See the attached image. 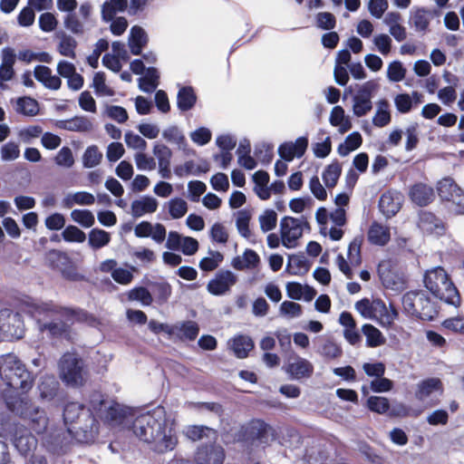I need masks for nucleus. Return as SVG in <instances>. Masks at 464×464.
<instances>
[{
	"mask_svg": "<svg viewBox=\"0 0 464 464\" xmlns=\"http://www.w3.org/2000/svg\"><path fill=\"white\" fill-rule=\"evenodd\" d=\"M460 190L461 188L450 177L443 178L437 185L438 195L444 201H450Z\"/></svg>",
	"mask_w": 464,
	"mask_h": 464,
	"instance_id": "nucleus-35",
	"label": "nucleus"
},
{
	"mask_svg": "<svg viewBox=\"0 0 464 464\" xmlns=\"http://www.w3.org/2000/svg\"><path fill=\"white\" fill-rule=\"evenodd\" d=\"M418 227L427 234L442 235L445 231L442 220L432 212L426 210L419 213Z\"/></svg>",
	"mask_w": 464,
	"mask_h": 464,
	"instance_id": "nucleus-18",
	"label": "nucleus"
},
{
	"mask_svg": "<svg viewBox=\"0 0 464 464\" xmlns=\"http://www.w3.org/2000/svg\"><path fill=\"white\" fill-rule=\"evenodd\" d=\"M128 300L140 301L143 305H150L153 298L150 291L144 286H137L128 292Z\"/></svg>",
	"mask_w": 464,
	"mask_h": 464,
	"instance_id": "nucleus-52",
	"label": "nucleus"
},
{
	"mask_svg": "<svg viewBox=\"0 0 464 464\" xmlns=\"http://www.w3.org/2000/svg\"><path fill=\"white\" fill-rule=\"evenodd\" d=\"M34 74L35 79L45 88L50 90H59L62 85V80L57 75H52V70L45 65H36Z\"/></svg>",
	"mask_w": 464,
	"mask_h": 464,
	"instance_id": "nucleus-23",
	"label": "nucleus"
},
{
	"mask_svg": "<svg viewBox=\"0 0 464 464\" xmlns=\"http://www.w3.org/2000/svg\"><path fill=\"white\" fill-rule=\"evenodd\" d=\"M282 244L287 248L295 247L302 237V228L297 218L285 217L280 222Z\"/></svg>",
	"mask_w": 464,
	"mask_h": 464,
	"instance_id": "nucleus-13",
	"label": "nucleus"
},
{
	"mask_svg": "<svg viewBox=\"0 0 464 464\" xmlns=\"http://www.w3.org/2000/svg\"><path fill=\"white\" fill-rule=\"evenodd\" d=\"M378 85L373 81L364 82L353 97V113L357 117L366 115L372 109V97Z\"/></svg>",
	"mask_w": 464,
	"mask_h": 464,
	"instance_id": "nucleus-12",
	"label": "nucleus"
},
{
	"mask_svg": "<svg viewBox=\"0 0 464 464\" xmlns=\"http://www.w3.org/2000/svg\"><path fill=\"white\" fill-rule=\"evenodd\" d=\"M46 262L53 270H58L63 278L71 282H80L85 279L80 274L77 266L67 253L57 249H52L46 254Z\"/></svg>",
	"mask_w": 464,
	"mask_h": 464,
	"instance_id": "nucleus-10",
	"label": "nucleus"
},
{
	"mask_svg": "<svg viewBox=\"0 0 464 464\" xmlns=\"http://www.w3.org/2000/svg\"><path fill=\"white\" fill-rule=\"evenodd\" d=\"M63 419L68 432L81 443H93L100 432V421L95 418L88 401V407L77 401L67 402L63 407Z\"/></svg>",
	"mask_w": 464,
	"mask_h": 464,
	"instance_id": "nucleus-2",
	"label": "nucleus"
},
{
	"mask_svg": "<svg viewBox=\"0 0 464 464\" xmlns=\"http://www.w3.org/2000/svg\"><path fill=\"white\" fill-rule=\"evenodd\" d=\"M308 147V139L299 137L295 142L285 141L278 148L279 156L285 161H292L295 157L301 158L304 155Z\"/></svg>",
	"mask_w": 464,
	"mask_h": 464,
	"instance_id": "nucleus-16",
	"label": "nucleus"
},
{
	"mask_svg": "<svg viewBox=\"0 0 464 464\" xmlns=\"http://www.w3.org/2000/svg\"><path fill=\"white\" fill-rule=\"evenodd\" d=\"M260 228L264 232L270 231L276 227L277 215L273 209H266L259 217Z\"/></svg>",
	"mask_w": 464,
	"mask_h": 464,
	"instance_id": "nucleus-62",
	"label": "nucleus"
},
{
	"mask_svg": "<svg viewBox=\"0 0 464 464\" xmlns=\"http://www.w3.org/2000/svg\"><path fill=\"white\" fill-rule=\"evenodd\" d=\"M90 406L95 418L104 424H120L128 414L125 407L115 401H108L104 394L97 391L90 395Z\"/></svg>",
	"mask_w": 464,
	"mask_h": 464,
	"instance_id": "nucleus-7",
	"label": "nucleus"
},
{
	"mask_svg": "<svg viewBox=\"0 0 464 464\" xmlns=\"http://www.w3.org/2000/svg\"><path fill=\"white\" fill-rule=\"evenodd\" d=\"M276 439V430L261 419H253L238 431V440L246 443L269 444Z\"/></svg>",
	"mask_w": 464,
	"mask_h": 464,
	"instance_id": "nucleus-9",
	"label": "nucleus"
},
{
	"mask_svg": "<svg viewBox=\"0 0 464 464\" xmlns=\"http://www.w3.org/2000/svg\"><path fill=\"white\" fill-rule=\"evenodd\" d=\"M315 23L318 28L330 31L336 26V18L330 12H320L315 16Z\"/></svg>",
	"mask_w": 464,
	"mask_h": 464,
	"instance_id": "nucleus-57",
	"label": "nucleus"
},
{
	"mask_svg": "<svg viewBox=\"0 0 464 464\" xmlns=\"http://www.w3.org/2000/svg\"><path fill=\"white\" fill-rule=\"evenodd\" d=\"M72 219L83 227H91L95 222L93 214L88 209H74L71 212Z\"/></svg>",
	"mask_w": 464,
	"mask_h": 464,
	"instance_id": "nucleus-53",
	"label": "nucleus"
},
{
	"mask_svg": "<svg viewBox=\"0 0 464 464\" xmlns=\"http://www.w3.org/2000/svg\"><path fill=\"white\" fill-rule=\"evenodd\" d=\"M159 84V73L156 68L149 67L146 74L139 79V88L145 92H152Z\"/></svg>",
	"mask_w": 464,
	"mask_h": 464,
	"instance_id": "nucleus-42",
	"label": "nucleus"
},
{
	"mask_svg": "<svg viewBox=\"0 0 464 464\" xmlns=\"http://www.w3.org/2000/svg\"><path fill=\"white\" fill-rule=\"evenodd\" d=\"M389 102L385 99L379 101L378 108L375 115L372 118V124L378 128H383L387 126L391 121L392 116L389 111Z\"/></svg>",
	"mask_w": 464,
	"mask_h": 464,
	"instance_id": "nucleus-38",
	"label": "nucleus"
},
{
	"mask_svg": "<svg viewBox=\"0 0 464 464\" xmlns=\"http://www.w3.org/2000/svg\"><path fill=\"white\" fill-rule=\"evenodd\" d=\"M153 152L158 159L161 177L169 179L171 176L170 160L172 156L170 149L164 144H157L154 146Z\"/></svg>",
	"mask_w": 464,
	"mask_h": 464,
	"instance_id": "nucleus-25",
	"label": "nucleus"
},
{
	"mask_svg": "<svg viewBox=\"0 0 464 464\" xmlns=\"http://www.w3.org/2000/svg\"><path fill=\"white\" fill-rule=\"evenodd\" d=\"M173 328H175L173 335L180 341H194L199 334V325L191 320L173 324Z\"/></svg>",
	"mask_w": 464,
	"mask_h": 464,
	"instance_id": "nucleus-24",
	"label": "nucleus"
},
{
	"mask_svg": "<svg viewBox=\"0 0 464 464\" xmlns=\"http://www.w3.org/2000/svg\"><path fill=\"white\" fill-rule=\"evenodd\" d=\"M111 241V235L101 228H92L89 232L88 243L92 249H100L107 246Z\"/></svg>",
	"mask_w": 464,
	"mask_h": 464,
	"instance_id": "nucleus-43",
	"label": "nucleus"
},
{
	"mask_svg": "<svg viewBox=\"0 0 464 464\" xmlns=\"http://www.w3.org/2000/svg\"><path fill=\"white\" fill-rule=\"evenodd\" d=\"M311 263L303 253L288 256V262L285 270L294 276H304L308 273Z\"/></svg>",
	"mask_w": 464,
	"mask_h": 464,
	"instance_id": "nucleus-28",
	"label": "nucleus"
},
{
	"mask_svg": "<svg viewBox=\"0 0 464 464\" xmlns=\"http://www.w3.org/2000/svg\"><path fill=\"white\" fill-rule=\"evenodd\" d=\"M405 134V150L411 151L416 149L419 144V124L414 122L408 126L406 128Z\"/></svg>",
	"mask_w": 464,
	"mask_h": 464,
	"instance_id": "nucleus-58",
	"label": "nucleus"
},
{
	"mask_svg": "<svg viewBox=\"0 0 464 464\" xmlns=\"http://www.w3.org/2000/svg\"><path fill=\"white\" fill-rule=\"evenodd\" d=\"M231 347L237 358L244 359L248 356L255 344L251 337L238 334L232 339Z\"/></svg>",
	"mask_w": 464,
	"mask_h": 464,
	"instance_id": "nucleus-31",
	"label": "nucleus"
},
{
	"mask_svg": "<svg viewBox=\"0 0 464 464\" xmlns=\"http://www.w3.org/2000/svg\"><path fill=\"white\" fill-rule=\"evenodd\" d=\"M211 256L203 257L199 261V268L204 272H211L218 267L224 259L223 254L218 251L210 250Z\"/></svg>",
	"mask_w": 464,
	"mask_h": 464,
	"instance_id": "nucleus-51",
	"label": "nucleus"
},
{
	"mask_svg": "<svg viewBox=\"0 0 464 464\" xmlns=\"http://www.w3.org/2000/svg\"><path fill=\"white\" fill-rule=\"evenodd\" d=\"M395 198L391 191H385L382 194L379 200V208L381 212L388 218L395 216L401 209V203Z\"/></svg>",
	"mask_w": 464,
	"mask_h": 464,
	"instance_id": "nucleus-30",
	"label": "nucleus"
},
{
	"mask_svg": "<svg viewBox=\"0 0 464 464\" xmlns=\"http://www.w3.org/2000/svg\"><path fill=\"white\" fill-rule=\"evenodd\" d=\"M62 236L66 242L82 243L86 239L85 233L72 225L67 226L63 231Z\"/></svg>",
	"mask_w": 464,
	"mask_h": 464,
	"instance_id": "nucleus-60",
	"label": "nucleus"
},
{
	"mask_svg": "<svg viewBox=\"0 0 464 464\" xmlns=\"http://www.w3.org/2000/svg\"><path fill=\"white\" fill-rule=\"evenodd\" d=\"M362 236L355 237L348 246L347 257L350 264L358 266L362 264Z\"/></svg>",
	"mask_w": 464,
	"mask_h": 464,
	"instance_id": "nucleus-44",
	"label": "nucleus"
},
{
	"mask_svg": "<svg viewBox=\"0 0 464 464\" xmlns=\"http://www.w3.org/2000/svg\"><path fill=\"white\" fill-rule=\"evenodd\" d=\"M367 240L374 246H386L391 240L390 227L373 221L367 231Z\"/></svg>",
	"mask_w": 464,
	"mask_h": 464,
	"instance_id": "nucleus-21",
	"label": "nucleus"
},
{
	"mask_svg": "<svg viewBox=\"0 0 464 464\" xmlns=\"http://www.w3.org/2000/svg\"><path fill=\"white\" fill-rule=\"evenodd\" d=\"M17 112L24 116H35L39 113L38 102L31 97H21L17 100Z\"/></svg>",
	"mask_w": 464,
	"mask_h": 464,
	"instance_id": "nucleus-45",
	"label": "nucleus"
},
{
	"mask_svg": "<svg viewBox=\"0 0 464 464\" xmlns=\"http://www.w3.org/2000/svg\"><path fill=\"white\" fill-rule=\"evenodd\" d=\"M366 407L372 412L385 414L390 410V401L382 396H370L366 401Z\"/></svg>",
	"mask_w": 464,
	"mask_h": 464,
	"instance_id": "nucleus-47",
	"label": "nucleus"
},
{
	"mask_svg": "<svg viewBox=\"0 0 464 464\" xmlns=\"http://www.w3.org/2000/svg\"><path fill=\"white\" fill-rule=\"evenodd\" d=\"M402 305L408 314L423 321H432L439 314L437 304L422 290L407 292Z\"/></svg>",
	"mask_w": 464,
	"mask_h": 464,
	"instance_id": "nucleus-8",
	"label": "nucleus"
},
{
	"mask_svg": "<svg viewBox=\"0 0 464 464\" xmlns=\"http://www.w3.org/2000/svg\"><path fill=\"white\" fill-rule=\"evenodd\" d=\"M188 211L187 202L180 198H174L169 202V213L172 218L178 219L185 216Z\"/></svg>",
	"mask_w": 464,
	"mask_h": 464,
	"instance_id": "nucleus-55",
	"label": "nucleus"
},
{
	"mask_svg": "<svg viewBox=\"0 0 464 464\" xmlns=\"http://www.w3.org/2000/svg\"><path fill=\"white\" fill-rule=\"evenodd\" d=\"M397 312L393 310L392 314H389L385 303L376 298L372 300V318L379 319L382 325H390L392 324Z\"/></svg>",
	"mask_w": 464,
	"mask_h": 464,
	"instance_id": "nucleus-33",
	"label": "nucleus"
},
{
	"mask_svg": "<svg viewBox=\"0 0 464 464\" xmlns=\"http://www.w3.org/2000/svg\"><path fill=\"white\" fill-rule=\"evenodd\" d=\"M58 128L69 131H90L92 129V121L86 116H74L72 119L60 121Z\"/></svg>",
	"mask_w": 464,
	"mask_h": 464,
	"instance_id": "nucleus-29",
	"label": "nucleus"
},
{
	"mask_svg": "<svg viewBox=\"0 0 464 464\" xmlns=\"http://www.w3.org/2000/svg\"><path fill=\"white\" fill-rule=\"evenodd\" d=\"M224 459L225 450L216 443L200 445L194 456L196 464H222Z\"/></svg>",
	"mask_w": 464,
	"mask_h": 464,
	"instance_id": "nucleus-15",
	"label": "nucleus"
},
{
	"mask_svg": "<svg viewBox=\"0 0 464 464\" xmlns=\"http://www.w3.org/2000/svg\"><path fill=\"white\" fill-rule=\"evenodd\" d=\"M286 372L294 379L310 378L314 372V366L308 360L296 356L294 362L287 364Z\"/></svg>",
	"mask_w": 464,
	"mask_h": 464,
	"instance_id": "nucleus-22",
	"label": "nucleus"
},
{
	"mask_svg": "<svg viewBox=\"0 0 464 464\" xmlns=\"http://www.w3.org/2000/svg\"><path fill=\"white\" fill-rule=\"evenodd\" d=\"M342 174V166L334 160L329 164L323 172V180L328 188H332L336 186L338 179Z\"/></svg>",
	"mask_w": 464,
	"mask_h": 464,
	"instance_id": "nucleus-41",
	"label": "nucleus"
},
{
	"mask_svg": "<svg viewBox=\"0 0 464 464\" xmlns=\"http://www.w3.org/2000/svg\"><path fill=\"white\" fill-rule=\"evenodd\" d=\"M148 44V36L144 29L139 25H134L130 29L129 37V47L133 55H140L142 49Z\"/></svg>",
	"mask_w": 464,
	"mask_h": 464,
	"instance_id": "nucleus-26",
	"label": "nucleus"
},
{
	"mask_svg": "<svg viewBox=\"0 0 464 464\" xmlns=\"http://www.w3.org/2000/svg\"><path fill=\"white\" fill-rule=\"evenodd\" d=\"M394 104L400 113L405 114L411 111L413 101L409 93H399L394 98Z\"/></svg>",
	"mask_w": 464,
	"mask_h": 464,
	"instance_id": "nucleus-63",
	"label": "nucleus"
},
{
	"mask_svg": "<svg viewBox=\"0 0 464 464\" xmlns=\"http://www.w3.org/2000/svg\"><path fill=\"white\" fill-rule=\"evenodd\" d=\"M421 413L420 410H412L411 407L405 405L402 402L396 403L390 406V410L387 412L391 418H406V417H418Z\"/></svg>",
	"mask_w": 464,
	"mask_h": 464,
	"instance_id": "nucleus-48",
	"label": "nucleus"
},
{
	"mask_svg": "<svg viewBox=\"0 0 464 464\" xmlns=\"http://www.w3.org/2000/svg\"><path fill=\"white\" fill-rule=\"evenodd\" d=\"M250 218L251 215L248 211L240 210L238 212V217L237 218L236 225L239 234L245 238H249L251 236V231L249 228Z\"/></svg>",
	"mask_w": 464,
	"mask_h": 464,
	"instance_id": "nucleus-59",
	"label": "nucleus"
},
{
	"mask_svg": "<svg viewBox=\"0 0 464 464\" xmlns=\"http://www.w3.org/2000/svg\"><path fill=\"white\" fill-rule=\"evenodd\" d=\"M436 14V10L416 7L411 13V20L415 29L419 32H426L429 29L430 20Z\"/></svg>",
	"mask_w": 464,
	"mask_h": 464,
	"instance_id": "nucleus-27",
	"label": "nucleus"
},
{
	"mask_svg": "<svg viewBox=\"0 0 464 464\" xmlns=\"http://www.w3.org/2000/svg\"><path fill=\"white\" fill-rule=\"evenodd\" d=\"M329 121L331 125L340 128L339 130L341 133L347 132L353 127L350 118L345 116L344 110L341 106L333 108Z\"/></svg>",
	"mask_w": 464,
	"mask_h": 464,
	"instance_id": "nucleus-36",
	"label": "nucleus"
},
{
	"mask_svg": "<svg viewBox=\"0 0 464 464\" xmlns=\"http://www.w3.org/2000/svg\"><path fill=\"white\" fill-rule=\"evenodd\" d=\"M423 284L435 298L455 307L460 305L459 292L444 267L439 266L428 269L423 276Z\"/></svg>",
	"mask_w": 464,
	"mask_h": 464,
	"instance_id": "nucleus-4",
	"label": "nucleus"
},
{
	"mask_svg": "<svg viewBox=\"0 0 464 464\" xmlns=\"http://www.w3.org/2000/svg\"><path fill=\"white\" fill-rule=\"evenodd\" d=\"M256 158L263 164L271 163L274 158V146L272 144L262 143L255 148Z\"/></svg>",
	"mask_w": 464,
	"mask_h": 464,
	"instance_id": "nucleus-56",
	"label": "nucleus"
},
{
	"mask_svg": "<svg viewBox=\"0 0 464 464\" xmlns=\"http://www.w3.org/2000/svg\"><path fill=\"white\" fill-rule=\"evenodd\" d=\"M95 202L94 196L87 191H78L72 196V198H66L63 201L65 208H72L73 204L81 206H90Z\"/></svg>",
	"mask_w": 464,
	"mask_h": 464,
	"instance_id": "nucleus-49",
	"label": "nucleus"
},
{
	"mask_svg": "<svg viewBox=\"0 0 464 464\" xmlns=\"http://www.w3.org/2000/svg\"><path fill=\"white\" fill-rule=\"evenodd\" d=\"M361 453L365 459L372 464H384L385 459L383 456L379 454L369 444L364 443L360 447Z\"/></svg>",
	"mask_w": 464,
	"mask_h": 464,
	"instance_id": "nucleus-64",
	"label": "nucleus"
},
{
	"mask_svg": "<svg viewBox=\"0 0 464 464\" xmlns=\"http://www.w3.org/2000/svg\"><path fill=\"white\" fill-rule=\"evenodd\" d=\"M132 429L140 440L151 444V450L158 453L172 450L178 443L173 429L168 428L167 411L163 406L138 415Z\"/></svg>",
	"mask_w": 464,
	"mask_h": 464,
	"instance_id": "nucleus-1",
	"label": "nucleus"
},
{
	"mask_svg": "<svg viewBox=\"0 0 464 464\" xmlns=\"http://www.w3.org/2000/svg\"><path fill=\"white\" fill-rule=\"evenodd\" d=\"M362 143V135L360 134V132L354 131L345 138L344 142L339 144L337 151L341 156L345 157L350 152L360 148Z\"/></svg>",
	"mask_w": 464,
	"mask_h": 464,
	"instance_id": "nucleus-39",
	"label": "nucleus"
},
{
	"mask_svg": "<svg viewBox=\"0 0 464 464\" xmlns=\"http://www.w3.org/2000/svg\"><path fill=\"white\" fill-rule=\"evenodd\" d=\"M158 208V201L150 196H145L141 199H136L131 203L132 216L140 218L147 213H154Z\"/></svg>",
	"mask_w": 464,
	"mask_h": 464,
	"instance_id": "nucleus-32",
	"label": "nucleus"
},
{
	"mask_svg": "<svg viewBox=\"0 0 464 464\" xmlns=\"http://www.w3.org/2000/svg\"><path fill=\"white\" fill-rule=\"evenodd\" d=\"M406 69L402 66V63L399 61L392 62L387 70V76L390 81L399 82L405 78Z\"/></svg>",
	"mask_w": 464,
	"mask_h": 464,
	"instance_id": "nucleus-61",
	"label": "nucleus"
},
{
	"mask_svg": "<svg viewBox=\"0 0 464 464\" xmlns=\"http://www.w3.org/2000/svg\"><path fill=\"white\" fill-rule=\"evenodd\" d=\"M237 276L230 270H219L207 285L208 291L213 295H222L237 283Z\"/></svg>",
	"mask_w": 464,
	"mask_h": 464,
	"instance_id": "nucleus-14",
	"label": "nucleus"
},
{
	"mask_svg": "<svg viewBox=\"0 0 464 464\" xmlns=\"http://www.w3.org/2000/svg\"><path fill=\"white\" fill-rule=\"evenodd\" d=\"M7 409L27 421L29 429L36 434H44L49 424V418L44 409L35 406L30 400L20 396H6Z\"/></svg>",
	"mask_w": 464,
	"mask_h": 464,
	"instance_id": "nucleus-5",
	"label": "nucleus"
},
{
	"mask_svg": "<svg viewBox=\"0 0 464 464\" xmlns=\"http://www.w3.org/2000/svg\"><path fill=\"white\" fill-rule=\"evenodd\" d=\"M362 332L366 337V345L371 348L378 347L385 343L386 339L382 332L371 324H365Z\"/></svg>",
	"mask_w": 464,
	"mask_h": 464,
	"instance_id": "nucleus-37",
	"label": "nucleus"
},
{
	"mask_svg": "<svg viewBox=\"0 0 464 464\" xmlns=\"http://www.w3.org/2000/svg\"><path fill=\"white\" fill-rule=\"evenodd\" d=\"M0 377L8 387L22 392L31 390L34 381L25 365L12 353L0 357Z\"/></svg>",
	"mask_w": 464,
	"mask_h": 464,
	"instance_id": "nucleus-6",
	"label": "nucleus"
},
{
	"mask_svg": "<svg viewBox=\"0 0 464 464\" xmlns=\"http://www.w3.org/2000/svg\"><path fill=\"white\" fill-rule=\"evenodd\" d=\"M79 309L62 306L53 302H45L32 306V315L36 318L38 328L41 332H46L47 336L52 340H70L71 325L64 321L43 322L42 318H48L55 315L71 320L79 315Z\"/></svg>",
	"mask_w": 464,
	"mask_h": 464,
	"instance_id": "nucleus-3",
	"label": "nucleus"
},
{
	"mask_svg": "<svg viewBox=\"0 0 464 464\" xmlns=\"http://www.w3.org/2000/svg\"><path fill=\"white\" fill-rule=\"evenodd\" d=\"M102 159V153L96 145L87 147L82 155V163L85 168H93L99 165Z\"/></svg>",
	"mask_w": 464,
	"mask_h": 464,
	"instance_id": "nucleus-50",
	"label": "nucleus"
},
{
	"mask_svg": "<svg viewBox=\"0 0 464 464\" xmlns=\"http://www.w3.org/2000/svg\"><path fill=\"white\" fill-rule=\"evenodd\" d=\"M76 47H77V42L72 36L63 35L60 41V44L58 46V51L63 56H67L72 59H75Z\"/></svg>",
	"mask_w": 464,
	"mask_h": 464,
	"instance_id": "nucleus-54",
	"label": "nucleus"
},
{
	"mask_svg": "<svg viewBox=\"0 0 464 464\" xmlns=\"http://www.w3.org/2000/svg\"><path fill=\"white\" fill-rule=\"evenodd\" d=\"M84 362L74 353H65L60 360V373L63 381L72 386H82L83 378Z\"/></svg>",
	"mask_w": 464,
	"mask_h": 464,
	"instance_id": "nucleus-11",
	"label": "nucleus"
},
{
	"mask_svg": "<svg viewBox=\"0 0 464 464\" xmlns=\"http://www.w3.org/2000/svg\"><path fill=\"white\" fill-rule=\"evenodd\" d=\"M37 439L26 428H16L14 435V444L17 450L27 456L37 446Z\"/></svg>",
	"mask_w": 464,
	"mask_h": 464,
	"instance_id": "nucleus-17",
	"label": "nucleus"
},
{
	"mask_svg": "<svg viewBox=\"0 0 464 464\" xmlns=\"http://www.w3.org/2000/svg\"><path fill=\"white\" fill-rule=\"evenodd\" d=\"M197 102V95L193 87H181L177 95V105L181 111L191 110Z\"/></svg>",
	"mask_w": 464,
	"mask_h": 464,
	"instance_id": "nucleus-34",
	"label": "nucleus"
},
{
	"mask_svg": "<svg viewBox=\"0 0 464 464\" xmlns=\"http://www.w3.org/2000/svg\"><path fill=\"white\" fill-rule=\"evenodd\" d=\"M444 392L443 383L439 378H427L417 384L415 398L418 401H424L432 393L439 392L441 395Z\"/></svg>",
	"mask_w": 464,
	"mask_h": 464,
	"instance_id": "nucleus-20",
	"label": "nucleus"
},
{
	"mask_svg": "<svg viewBox=\"0 0 464 464\" xmlns=\"http://www.w3.org/2000/svg\"><path fill=\"white\" fill-rule=\"evenodd\" d=\"M150 287L159 304L166 303L172 294V287L167 281L153 282Z\"/></svg>",
	"mask_w": 464,
	"mask_h": 464,
	"instance_id": "nucleus-46",
	"label": "nucleus"
},
{
	"mask_svg": "<svg viewBox=\"0 0 464 464\" xmlns=\"http://www.w3.org/2000/svg\"><path fill=\"white\" fill-rule=\"evenodd\" d=\"M187 438L192 441H198L203 438H209L210 434L217 438V430L204 425H189L185 432Z\"/></svg>",
	"mask_w": 464,
	"mask_h": 464,
	"instance_id": "nucleus-40",
	"label": "nucleus"
},
{
	"mask_svg": "<svg viewBox=\"0 0 464 464\" xmlns=\"http://www.w3.org/2000/svg\"><path fill=\"white\" fill-rule=\"evenodd\" d=\"M409 197L414 204L420 207H425L433 201L435 195L432 187L419 182L410 188Z\"/></svg>",
	"mask_w": 464,
	"mask_h": 464,
	"instance_id": "nucleus-19",
	"label": "nucleus"
}]
</instances>
